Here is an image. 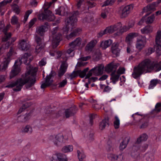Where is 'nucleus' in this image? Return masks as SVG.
I'll list each match as a JSON object with an SVG mask.
<instances>
[{"label": "nucleus", "mask_w": 161, "mask_h": 161, "mask_svg": "<svg viewBox=\"0 0 161 161\" xmlns=\"http://www.w3.org/2000/svg\"><path fill=\"white\" fill-rule=\"evenodd\" d=\"M22 131L25 133L31 134L32 132V129L30 125H27L23 128Z\"/></svg>", "instance_id": "nucleus-39"}, {"label": "nucleus", "mask_w": 161, "mask_h": 161, "mask_svg": "<svg viewBox=\"0 0 161 161\" xmlns=\"http://www.w3.org/2000/svg\"><path fill=\"white\" fill-rule=\"evenodd\" d=\"M67 67L68 64L64 62L62 64L58 72V75L59 77H61L64 74Z\"/></svg>", "instance_id": "nucleus-26"}, {"label": "nucleus", "mask_w": 161, "mask_h": 161, "mask_svg": "<svg viewBox=\"0 0 161 161\" xmlns=\"http://www.w3.org/2000/svg\"><path fill=\"white\" fill-rule=\"evenodd\" d=\"M135 24V21L133 20H131L129 21L128 25V27L129 28V29L132 27Z\"/></svg>", "instance_id": "nucleus-58"}, {"label": "nucleus", "mask_w": 161, "mask_h": 161, "mask_svg": "<svg viewBox=\"0 0 161 161\" xmlns=\"http://www.w3.org/2000/svg\"><path fill=\"white\" fill-rule=\"evenodd\" d=\"M50 55L52 56H55L57 58H59L61 55V52H54V53H52V51L50 52Z\"/></svg>", "instance_id": "nucleus-46"}, {"label": "nucleus", "mask_w": 161, "mask_h": 161, "mask_svg": "<svg viewBox=\"0 0 161 161\" xmlns=\"http://www.w3.org/2000/svg\"><path fill=\"white\" fill-rule=\"evenodd\" d=\"M112 41L110 39L102 42L101 46L103 49H105L109 47L112 44Z\"/></svg>", "instance_id": "nucleus-31"}, {"label": "nucleus", "mask_w": 161, "mask_h": 161, "mask_svg": "<svg viewBox=\"0 0 161 161\" xmlns=\"http://www.w3.org/2000/svg\"><path fill=\"white\" fill-rule=\"evenodd\" d=\"M119 75H120L117 73L116 74L114 73H113L111 74L110 78L111 81L114 84H115L116 82L118 80Z\"/></svg>", "instance_id": "nucleus-35"}, {"label": "nucleus", "mask_w": 161, "mask_h": 161, "mask_svg": "<svg viewBox=\"0 0 161 161\" xmlns=\"http://www.w3.org/2000/svg\"><path fill=\"white\" fill-rule=\"evenodd\" d=\"M107 34L105 29L104 31H101L97 35L98 37H100L102 36L103 35Z\"/></svg>", "instance_id": "nucleus-60"}, {"label": "nucleus", "mask_w": 161, "mask_h": 161, "mask_svg": "<svg viewBox=\"0 0 161 161\" xmlns=\"http://www.w3.org/2000/svg\"><path fill=\"white\" fill-rule=\"evenodd\" d=\"M114 126L116 129H118L120 126V120L119 118L117 115L115 116L113 119Z\"/></svg>", "instance_id": "nucleus-30"}, {"label": "nucleus", "mask_w": 161, "mask_h": 161, "mask_svg": "<svg viewBox=\"0 0 161 161\" xmlns=\"http://www.w3.org/2000/svg\"><path fill=\"white\" fill-rule=\"evenodd\" d=\"M56 14L60 15H64L66 12V9L63 6H61L59 8L55 10Z\"/></svg>", "instance_id": "nucleus-33"}, {"label": "nucleus", "mask_w": 161, "mask_h": 161, "mask_svg": "<svg viewBox=\"0 0 161 161\" xmlns=\"http://www.w3.org/2000/svg\"><path fill=\"white\" fill-rule=\"evenodd\" d=\"M33 59L32 56L30 53H25L22 57L21 59H19L18 60V64L20 65L22 63L26 64L28 61L30 63Z\"/></svg>", "instance_id": "nucleus-13"}, {"label": "nucleus", "mask_w": 161, "mask_h": 161, "mask_svg": "<svg viewBox=\"0 0 161 161\" xmlns=\"http://www.w3.org/2000/svg\"><path fill=\"white\" fill-rule=\"evenodd\" d=\"M158 84H161V81L157 79L152 80L150 81V84L149 86V89H153Z\"/></svg>", "instance_id": "nucleus-29"}, {"label": "nucleus", "mask_w": 161, "mask_h": 161, "mask_svg": "<svg viewBox=\"0 0 161 161\" xmlns=\"http://www.w3.org/2000/svg\"><path fill=\"white\" fill-rule=\"evenodd\" d=\"M12 0H5L0 3V8L3 6L5 5L7 3L11 2ZM1 10H0V12Z\"/></svg>", "instance_id": "nucleus-50"}, {"label": "nucleus", "mask_w": 161, "mask_h": 161, "mask_svg": "<svg viewBox=\"0 0 161 161\" xmlns=\"http://www.w3.org/2000/svg\"><path fill=\"white\" fill-rule=\"evenodd\" d=\"M148 136L146 134H143L137 138L136 142L139 143L142 141H146L148 139Z\"/></svg>", "instance_id": "nucleus-34"}, {"label": "nucleus", "mask_w": 161, "mask_h": 161, "mask_svg": "<svg viewBox=\"0 0 161 161\" xmlns=\"http://www.w3.org/2000/svg\"><path fill=\"white\" fill-rule=\"evenodd\" d=\"M122 27V24L119 23L107 27L105 29L107 34H110L113 33L114 31L120 29Z\"/></svg>", "instance_id": "nucleus-15"}, {"label": "nucleus", "mask_w": 161, "mask_h": 161, "mask_svg": "<svg viewBox=\"0 0 161 161\" xmlns=\"http://www.w3.org/2000/svg\"><path fill=\"white\" fill-rule=\"evenodd\" d=\"M65 116L66 118L69 117L71 115L70 110L69 109H67L65 112Z\"/></svg>", "instance_id": "nucleus-61"}, {"label": "nucleus", "mask_w": 161, "mask_h": 161, "mask_svg": "<svg viewBox=\"0 0 161 161\" xmlns=\"http://www.w3.org/2000/svg\"><path fill=\"white\" fill-rule=\"evenodd\" d=\"M81 43V39L80 38H78L73 42L70 44L71 48H75L76 47L79 46Z\"/></svg>", "instance_id": "nucleus-28"}, {"label": "nucleus", "mask_w": 161, "mask_h": 161, "mask_svg": "<svg viewBox=\"0 0 161 161\" xmlns=\"http://www.w3.org/2000/svg\"><path fill=\"white\" fill-rule=\"evenodd\" d=\"M123 158V157L122 155H116V159L114 160V161H121Z\"/></svg>", "instance_id": "nucleus-57"}, {"label": "nucleus", "mask_w": 161, "mask_h": 161, "mask_svg": "<svg viewBox=\"0 0 161 161\" xmlns=\"http://www.w3.org/2000/svg\"><path fill=\"white\" fill-rule=\"evenodd\" d=\"M108 124V120L107 119H103L99 124V128L101 130L104 129L105 126Z\"/></svg>", "instance_id": "nucleus-36"}, {"label": "nucleus", "mask_w": 161, "mask_h": 161, "mask_svg": "<svg viewBox=\"0 0 161 161\" xmlns=\"http://www.w3.org/2000/svg\"><path fill=\"white\" fill-rule=\"evenodd\" d=\"M146 157L147 161H153L154 160V154L153 153L149 152L147 153Z\"/></svg>", "instance_id": "nucleus-38"}, {"label": "nucleus", "mask_w": 161, "mask_h": 161, "mask_svg": "<svg viewBox=\"0 0 161 161\" xmlns=\"http://www.w3.org/2000/svg\"><path fill=\"white\" fill-rule=\"evenodd\" d=\"M133 5L130 4L120 7L119 13L122 17H125L133 9Z\"/></svg>", "instance_id": "nucleus-10"}, {"label": "nucleus", "mask_w": 161, "mask_h": 161, "mask_svg": "<svg viewBox=\"0 0 161 161\" xmlns=\"http://www.w3.org/2000/svg\"><path fill=\"white\" fill-rule=\"evenodd\" d=\"M91 102L92 103L93 107L95 109H99L101 108V105L97 103L96 101L92 99L91 101Z\"/></svg>", "instance_id": "nucleus-40"}, {"label": "nucleus", "mask_w": 161, "mask_h": 161, "mask_svg": "<svg viewBox=\"0 0 161 161\" xmlns=\"http://www.w3.org/2000/svg\"><path fill=\"white\" fill-rule=\"evenodd\" d=\"M67 83V80L66 79H64L59 84L58 87H63L65 86V85Z\"/></svg>", "instance_id": "nucleus-51"}, {"label": "nucleus", "mask_w": 161, "mask_h": 161, "mask_svg": "<svg viewBox=\"0 0 161 161\" xmlns=\"http://www.w3.org/2000/svg\"><path fill=\"white\" fill-rule=\"evenodd\" d=\"M104 66L103 64L99 65L91 69L87 74L86 78H88L92 75L98 76L103 74Z\"/></svg>", "instance_id": "nucleus-6"}, {"label": "nucleus", "mask_w": 161, "mask_h": 161, "mask_svg": "<svg viewBox=\"0 0 161 161\" xmlns=\"http://www.w3.org/2000/svg\"><path fill=\"white\" fill-rule=\"evenodd\" d=\"M139 35V34L136 32H132L130 33L126 36L125 41L128 44H130L132 42L134 38L136 37Z\"/></svg>", "instance_id": "nucleus-20"}, {"label": "nucleus", "mask_w": 161, "mask_h": 161, "mask_svg": "<svg viewBox=\"0 0 161 161\" xmlns=\"http://www.w3.org/2000/svg\"><path fill=\"white\" fill-rule=\"evenodd\" d=\"M112 52L114 57H117L119 55L120 49L119 47V45L117 43H114L112 47Z\"/></svg>", "instance_id": "nucleus-22"}, {"label": "nucleus", "mask_w": 161, "mask_h": 161, "mask_svg": "<svg viewBox=\"0 0 161 161\" xmlns=\"http://www.w3.org/2000/svg\"><path fill=\"white\" fill-rule=\"evenodd\" d=\"M125 69L124 68L120 67L117 71V73L120 75L125 73Z\"/></svg>", "instance_id": "nucleus-53"}, {"label": "nucleus", "mask_w": 161, "mask_h": 161, "mask_svg": "<svg viewBox=\"0 0 161 161\" xmlns=\"http://www.w3.org/2000/svg\"><path fill=\"white\" fill-rule=\"evenodd\" d=\"M115 155V154L112 153H110L108 155V159L112 161H114V158Z\"/></svg>", "instance_id": "nucleus-59"}, {"label": "nucleus", "mask_w": 161, "mask_h": 161, "mask_svg": "<svg viewBox=\"0 0 161 161\" xmlns=\"http://www.w3.org/2000/svg\"><path fill=\"white\" fill-rule=\"evenodd\" d=\"M154 51V50L152 48H149L148 49L146 53L147 55H150Z\"/></svg>", "instance_id": "nucleus-62"}, {"label": "nucleus", "mask_w": 161, "mask_h": 161, "mask_svg": "<svg viewBox=\"0 0 161 161\" xmlns=\"http://www.w3.org/2000/svg\"><path fill=\"white\" fill-rule=\"evenodd\" d=\"M146 42V37L145 36H140L137 39L136 47L138 50L141 51L145 47Z\"/></svg>", "instance_id": "nucleus-9"}, {"label": "nucleus", "mask_w": 161, "mask_h": 161, "mask_svg": "<svg viewBox=\"0 0 161 161\" xmlns=\"http://www.w3.org/2000/svg\"><path fill=\"white\" fill-rule=\"evenodd\" d=\"M15 54L14 49L12 48H10L9 52L8 53L7 58H5L4 60L1 65L0 70H4L8 67V65L10 61L11 57L14 58L13 56Z\"/></svg>", "instance_id": "nucleus-7"}, {"label": "nucleus", "mask_w": 161, "mask_h": 161, "mask_svg": "<svg viewBox=\"0 0 161 161\" xmlns=\"http://www.w3.org/2000/svg\"><path fill=\"white\" fill-rule=\"evenodd\" d=\"M155 110L157 112H160L161 110V103H157L155 106Z\"/></svg>", "instance_id": "nucleus-49"}, {"label": "nucleus", "mask_w": 161, "mask_h": 161, "mask_svg": "<svg viewBox=\"0 0 161 161\" xmlns=\"http://www.w3.org/2000/svg\"><path fill=\"white\" fill-rule=\"evenodd\" d=\"M132 116L134 118V119L138 118L140 119L142 118L141 116L138 115L137 113H136L135 114H133L132 115Z\"/></svg>", "instance_id": "nucleus-63"}, {"label": "nucleus", "mask_w": 161, "mask_h": 161, "mask_svg": "<svg viewBox=\"0 0 161 161\" xmlns=\"http://www.w3.org/2000/svg\"><path fill=\"white\" fill-rule=\"evenodd\" d=\"M89 69L88 68H86L83 71L78 70L77 71V73L79 75L80 77L81 78L84 77L86 75V72Z\"/></svg>", "instance_id": "nucleus-41"}, {"label": "nucleus", "mask_w": 161, "mask_h": 161, "mask_svg": "<svg viewBox=\"0 0 161 161\" xmlns=\"http://www.w3.org/2000/svg\"><path fill=\"white\" fill-rule=\"evenodd\" d=\"M153 31V27L150 25H147L141 30V31L142 34H148L152 32Z\"/></svg>", "instance_id": "nucleus-25"}, {"label": "nucleus", "mask_w": 161, "mask_h": 161, "mask_svg": "<svg viewBox=\"0 0 161 161\" xmlns=\"http://www.w3.org/2000/svg\"><path fill=\"white\" fill-rule=\"evenodd\" d=\"M77 156L79 161H84L86 158V155L82 151H77Z\"/></svg>", "instance_id": "nucleus-32"}, {"label": "nucleus", "mask_w": 161, "mask_h": 161, "mask_svg": "<svg viewBox=\"0 0 161 161\" xmlns=\"http://www.w3.org/2000/svg\"><path fill=\"white\" fill-rule=\"evenodd\" d=\"M31 4L33 7H36L37 4V2L35 0H31Z\"/></svg>", "instance_id": "nucleus-64"}, {"label": "nucleus", "mask_w": 161, "mask_h": 161, "mask_svg": "<svg viewBox=\"0 0 161 161\" xmlns=\"http://www.w3.org/2000/svg\"><path fill=\"white\" fill-rule=\"evenodd\" d=\"M130 29L128 26H124L120 29V32L121 33L126 32Z\"/></svg>", "instance_id": "nucleus-54"}, {"label": "nucleus", "mask_w": 161, "mask_h": 161, "mask_svg": "<svg viewBox=\"0 0 161 161\" xmlns=\"http://www.w3.org/2000/svg\"><path fill=\"white\" fill-rule=\"evenodd\" d=\"M97 43L96 40H93L91 41L86 46V49L88 50H91L95 46Z\"/></svg>", "instance_id": "nucleus-37"}, {"label": "nucleus", "mask_w": 161, "mask_h": 161, "mask_svg": "<svg viewBox=\"0 0 161 161\" xmlns=\"http://www.w3.org/2000/svg\"><path fill=\"white\" fill-rule=\"evenodd\" d=\"M70 48L67 51L66 53V56L67 57H72L74 55L73 50L74 48H71L70 47Z\"/></svg>", "instance_id": "nucleus-43"}, {"label": "nucleus", "mask_w": 161, "mask_h": 161, "mask_svg": "<svg viewBox=\"0 0 161 161\" xmlns=\"http://www.w3.org/2000/svg\"><path fill=\"white\" fill-rule=\"evenodd\" d=\"M4 26L3 21L0 22V30L3 31L5 34L4 37L2 38V41L3 42H5L7 41L10 37L11 36V34L9 33L8 34H7L6 32L8 29L10 25H8L6 27L3 29Z\"/></svg>", "instance_id": "nucleus-14"}, {"label": "nucleus", "mask_w": 161, "mask_h": 161, "mask_svg": "<svg viewBox=\"0 0 161 161\" xmlns=\"http://www.w3.org/2000/svg\"><path fill=\"white\" fill-rule=\"evenodd\" d=\"M35 40L37 44L35 48V52L37 53L42 52L43 51L44 45L42 42L41 38L37 35H36Z\"/></svg>", "instance_id": "nucleus-11"}, {"label": "nucleus", "mask_w": 161, "mask_h": 161, "mask_svg": "<svg viewBox=\"0 0 161 161\" xmlns=\"http://www.w3.org/2000/svg\"><path fill=\"white\" fill-rule=\"evenodd\" d=\"M56 0H52V1L49 3H45L44 5V13L40 14L39 16V19L40 20L46 19L48 21H52L55 19V16L49 10L47 9L54 3L56 2Z\"/></svg>", "instance_id": "nucleus-4"}, {"label": "nucleus", "mask_w": 161, "mask_h": 161, "mask_svg": "<svg viewBox=\"0 0 161 161\" xmlns=\"http://www.w3.org/2000/svg\"><path fill=\"white\" fill-rule=\"evenodd\" d=\"M153 69H155L156 71L161 70V62L154 63L147 59L134 68L132 75L133 77L136 78L143 73L149 72Z\"/></svg>", "instance_id": "nucleus-1"}, {"label": "nucleus", "mask_w": 161, "mask_h": 161, "mask_svg": "<svg viewBox=\"0 0 161 161\" xmlns=\"http://www.w3.org/2000/svg\"><path fill=\"white\" fill-rule=\"evenodd\" d=\"M119 65V64L117 63L112 62L108 64L106 66L105 70L107 72H110L113 71H115Z\"/></svg>", "instance_id": "nucleus-19"}, {"label": "nucleus", "mask_w": 161, "mask_h": 161, "mask_svg": "<svg viewBox=\"0 0 161 161\" xmlns=\"http://www.w3.org/2000/svg\"><path fill=\"white\" fill-rule=\"evenodd\" d=\"M11 24L13 25L17 24L18 22V19L17 17L15 16H13L11 19Z\"/></svg>", "instance_id": "nucleus-47"}, {"label": "nucleus", "mask_w": 161, "mask_h": 161, "mask_svg": "<svg viewBox=\"0 0 161 161\" xmlns=\"http://www.w3.org/2000/svg\"><path fill=\"white\" fill-rule=\"evenodd\" d=\"M32 10H29L26 11L24 19L23 21L24 23L27 21L29 15L32 13Z\"/></svg>", "instance_id": "nucleus-44"}, {"label": "nucleus", "mask_w": 161, "mask_h": 161, "mask_svg": "<svg viewBox=\"0 0 161 161\" xmlns=\"http://www.w3.org/2000/svg\"><path fill=\"white\" fill-rule=\"evenodd\" d=\"M73 150V147L72 145H69L64 146L62 148V151L64 153H69L72 152Z\"/></svg>", "instance_id": "nucleus-27"}, {"label": "nucleus", "mask_w": 161, "mask_h": 161, "mask_svg": "<svg viewBox=\"0 0 161 161\" xmlns=\"http://www.w3.org/2000/svg\"><path fill=\"white\" fill-rule=\"evenodd\" d=\"M130 140L129 137H127L123 139V141L120 144L119 149L120 150H123L126 147Z\"/></svg>", "instance_id": "nucleus-24"}, {"label": "nucleus", "mask_w": 161, "mask_h": 161, "mask_svg": "<svg viewBox=\"0 0 161 161\" xmlns=\"http://www.w3.org/2000/svg\"><path fill=\"white\" fill-rule=\"evenodd\" d=\"M49 139L56 146H59L62 143L65 142L66 141L64 136L61 134L50 136Z\"/></svg>", "instance_id": "nucleus-8"}, {"label": "nucleus", "mask_w": 161, "mask_h": 161, "mask_svg": "<svg viewBox=\"0 0 161 161\" xmlns=\"http://www.w3.org/2000/svg\"><path fill=\"white\" fill-rule=\"evenodd\" d=\"M55 72L53 71H52L49 75L46 77L45 82L42 83L41 86V88H46L52 84L53 82V80H51V77L53 76Z\"/></svg>", "instance_id": "nucleus-18"}, {"label": "nucleus", "mask_w": 161, "mask_h": 161, "mask_svg": "<svg viewBox=\"0 0 161 161\" xmlns=\"http://www.w3.org/2000/svg\"><path fill=\"white\" fill-rule=\"evenodd\" d=\"M47 28L45 25H41V26L38 27L36 29V35H37V34H38L41 36H42L45 32L47 30Z\"/></svg>", "instance_id": "nucleus-23"}, {"label": "nucleus", "mask_w": 161, "mask_h": 161, "mask_svg": "<svg viewBox=\"0 0 161 161\" xmlns=\"http://www.w3.org/2000/svg\"><path fill=\"white\" fill-rule=\"evenodd\" d=\"M115 2V0H107L104 3L102 4V6L103 7L104 6L111 5L113 4Z\"/></svg>", "instance_id": "nucleus-45"}, {"label": "nucleus", "mask_w": 161, "mask_h": 161, "mask_svg": "<svg viewBox=\"0 0 161 161\" xmlns=\"http://www.w3.org/2000/svg\"><path fill=\"white\" fill-rule=\"evenodd\" d=\"M127 48V52L128 53H131L133 52V47L130 44H128Z\"/></svg>", "instance_id": "nucleus-48"}, {"label": "nucleus", "mask_w": 161, "mask_h": 161, "mask_svg": "<svg viewBox=\"0 0 161 161\" xmlns=\"http://www.w3.org/2000/svg\"><path fill=\"white\" fill-rule=\"evenodd\" d=\"M46 64V59L43 58L40 61L39 63V64L40 66H42L45 65Z\"/></svg>", "instance_id": "nucleus-55"}, {"label": "nucleus", "mask_w": 161, "mask_h": 161, "mask_svg": "<svg viewBox=\"0 0 161 161\" xmlns=\"http://www.w3.org/2000/svg\"><path fill=\"white\" fill-rule=\"evenodd\" d=\"M36 21V19L34 18L32 19L29 22V26L30 28L32 27V26L35 24V22Z\"/></svg>", "instance_id": "nucleus-56"}, {"label": "nucleus", "mask_w": 161, "mask_h": 161, "mask_svg": "<svg viewBox=\"0 0 161 161\" xmlns=\"http://www.w3.org/2000/svg\"><path fill=\"white\" fill-rule=\"evenodd\" d=\"M19 47L22 50H27L30 47L28 41L27 39H22L20 40L19 44Z\"/></svg>", "instance_id": "nucleus-17"}, {"label": "nucleus", "mask_w": 161, "mask_h": 161, "mask_svg": "<svg viewBox=\"0 0 161 161\" xmlns=\"http://www.w3.org/2000/svg\"><path fill=\"white\" fill-rule=\"evenodd\" d=\"M18 60H16L14 65L10 73L9 77L11 79L18 74L20 71V69L19 65H18L17 63Z\"/></svg>", "instance_id": "nucleus-12"}, {"label": "nucleus", "mask_w": 161, "mask_h": 161, "mask_svg": "<svg viewBox=\"0 0 161 161\" xmlns=\"http://www.w3.org/2000/svg\"><path fill=\"white\" fill-rule=\"evenodd\" d=\"M52 159L55 161L58 159V161H67V158L66 155L60 153H56L53 155Z\"/></svg>", "instance_id": "nucleus-16"}, {"label": "nucleus", "mask_w": 161, "mask_h": 161, "mask_svg": "<svg viewBox=\"0 0 161 161\" xmlns=\"http://www.w3.org/2000/svg\"><path fill=\"white\" fill-rule=\"evenodd\" d=\"M108 14V12L107 10H106L103 11L101 14V17L103 19H105L106 18Z\"/></svg>", "instance_id": "nucleus-52"}, {"label": "nucleus", "mask_w": 161, "mask_h": 161, "mask_svg": "<svg viewBox=\"0 0 161 161\" xmlns=\"http://www.w3.org/2000/svg\"><path fill=\"white\" fill-rule=\"evenodd\" d=\"M52 35L50 37V40L52 42L53 48H56L58 45L61 40V36L59 32H58V28H55L52 31Z\"/></svg>", "instance_id": "nucleus-5"}, {"label": "nucleus", "mask_w": 161, "mask_h": 161, "mask_svg": "<svg viewBox=\"0 0 161 161\" xmlns=\"http://www.w3.org/2000/svg\"><path fill=\"white\" fill-rule=\"evenodd\" d=\"M79 13L76 12L72 16L70 17L65 21L66 26L63 29L64 34L66 35L69 32H70L69 35H66L67 38L69 39L72 37L76 36L79 34L81 31V29L75 27V23L77 20L76 15H78Z\"/></svg>", "instance_id": "nucleus-3"}, {"label": "nucleus", "mask_w": 161, "mask_h": 161, "mask_svg": "<svg viewBox=\"0 0 161 161\" xmlns=\"http://www.w3.org/2000/svg\"><path fill=\"white\" fill-rule=\"evenodd\" d=\"M158 5L156 3L153 2L151 4L147 5L146 7L144 8L143 11L144 12H146L148 11L152 12L156 10L155 8Z\"/></svg>", "instance_id": "nucleus-21"}, {"label": "nucleus", "mask_w": 161, "mask_h": 161, "mask_svg": "<svg viewBox=\"0 0 161 161\" xmlns=\"http://www.w3.org/2000/svg\"><path fill=\"white\" fill-rule=\"evenodd\" d=\"M30 69L26 73L25 75L22 76V78L19 79L14 83H11L6 86L7 87H15L13 89L14 91H19L21 90L22 86L27 82L30 84V85L29 87L33 85L36 81L35 78L36 69L33 71L32 68L30 66Z\"/></svg>", "instance_id": "nucleus-2"}, {"label": "nucleus", "mask_w": 161, "mask_h": 161, "mask_svg": "<svg viewBox=\"0 0 161 161\" xmlns=\"http://www.w3.org/2000/svg\"><path fill=\"white\" fill-rule=\"evenodd\" d=\"M155 17V15L154 14L151 15L147 19L146 22L148 24L152 23L154 20Z\"/></svg>", "instance_id": "nucleus-42"}]
</instances>
